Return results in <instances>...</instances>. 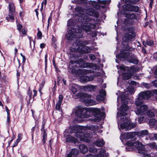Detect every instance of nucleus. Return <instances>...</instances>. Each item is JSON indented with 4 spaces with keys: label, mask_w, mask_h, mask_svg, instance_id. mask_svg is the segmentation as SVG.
Segmentation results:
<instances>
[{
    "label": "nucleus",
    "mask_w": 157,
    "mask_h": 157,
    "mask_svg": "<svg viewBox=\"0 0 157 157\" xmlns=\"http://www.w3.org/2000/svg\"><path fill=\"white\" fill-rule=\"evenodd\" d=\"M91 5L90 7L85 10L86 14H84V11L82 8L78 6L75 8V10L79 13L78 21L82 23L81 27H78L77 29L72 28L66 34V38L69 40H71L73 38H80L82 37L81 33L82 31V29L86 33L90 32L91 29H94L95 27V22L94 23V20L90 18L89 15L92 16L98 17L99 14L92 8V7H96L97 3L95 2L90 1L89 2Z\"/></svg>",
    "instance_id": "1"
},
{
    "label": "nucleus",
    "mask_w": 157,
    "mask_h": 157,
    "mask_svg": "<svg viewBox=\"0 0 157 157\" xmlns=\"http://www.w3.org/2000/svg\"><path fill=\"white\" fill-rule=\"evenodd\" d=\"M83 118H87L93 115L94 118L90 119L91 121L99 122L101 120V118L103 116L104 113L101 112L99 109L94 108H84Z\"/></svg>",
    "instance_id": "2"
},
{
    "label": "nucleus",
    "mask_w": 157,
    "mask_h": 157,
    "mask_svg": "<svg viewBox=\"0 0 157 157\" xmlns=\"http://www.w3.org/2000/svg\"><path fill=\"white\" fill-rule=\"evenodd\" d=\"M121 70V72L122 73V76L127 78H130L133 75V73L137 72L139 68L135 66H132L130 67H125L122 65L119 67Z\"/></svg>",
    "instance_id": "3"
},
{
    "label": "nucleus",
    "mask_w": 157,
    "mask_h": 157,
    "mask_svg": "<svg viewBox=\"0 0 157 157\" xmlns=\"http://www.w3.org/2000/svg\"><path fill=\"white\" fill-rule=\"evenodd\" d=\"M76 98L79 99L80 101L84 102L86 105L91 106L94 105L95 101L91 99V95L82 93H78L76 94Z\"/></svg>",
    "instance_id": "4"
},
{
    "label": "nucleus",
    "mask_w": 157,
    "mask_h": 157,
    "mask_svg": "<svg viewBox=\"0 0 157 157\" xmlns=\"http://www.w3.org/2000/svg\"><path fill=\"white\" fill-rule=\"evenodd\" d=\"M152 95V94L149 90L140 92L138 94V97L136 99L135 104L136 105L140 106L142 104L143 99L147 100L149 99Z\"/></svg>",
    "instance_id": "5"
},
{
    "label": "nucleus",
    "mask_w": 157,
    "mask_h": 157,
    "mask_svg": "<svg viewBox=\"0 0 157 157\" xmlns=\"http://www.w3.org/2000/svg\"><path fill=\"white\" fill-rule=\"evenodd\" d=\"M122 121L123 122L120 125V128L121 129H125V131H127L136 127L135 124L132 123L131 121L127 118H123Z\"/></svg>",
    "instance_id": "6"
},
{
    "label": "nucleus",
    "mask_w": 157,
    "mask_h": 157,
    "mask_svg": "<svg viewBox=\"0 0 157 157\" xmlns=\"http://www.w3.org/2000/svg\"><path fill=\"white\" fill-rule=\"evenodd\" d=\"M130 56L129 52L125 50L124 51H121V54H118L116 56V57L120 59L122 58H123L125 59H128L131 63L134 64H137L138 62V61L137 58L136 57L129 58Z\"/></svg>",
    "instance_id": "7"
},
{
    "label": "nucleus",
    "mask_w": 157,
    "mask_h": 157,
    "mask_svg": "<svg viewBox=\"0 0 157 157\" xmlns=\"http://www.w3.org/2000/svg\"><path fill=\"white\" fill-rule=\"evenodd\" d=\"M126 144L128 147H126V150L127 151H132L131 147L134 146L136 149L137 150L139 146H141V143L139 141H137L133 143L132 141H127L126 143Z\"/></svg>",
    "instance_id": "8"
},
{
    "label": "nucleus",
    "mask_w": 157,
    "mask_h": 157,
    "mask_svg": "<svg viewBox=\"0 0 157 157\" xmlns=\"http://www.w3.org/2000/svg\"><path fill=\"white\" fill-rule=\"evenodd\" d=\"M84 108L82 107H78L75 110V113L76 116L80 118H83L84 116Z\"/></svg>",
    "instance_id": "9"
},
{
    "label": "nucleus",
    "mask_w": 157,
    "mask_h": 157,
    "mask_svg": "<svg viewBox=\"0 0 157 157\" xmlns=\"http://www.w3.org/2000/svg\"><path fill=\"white\" fill-rule=\"evenodd\" d=\"M77 63L79 64L80 67L82 68L90 67L92 65L91 63H86L85 62L81 59H78Z\"/></svg>",
    "instance_id": "10"
},
{
    "label": "nucleus",
    "mask_w": 157,
    "mask_h": 157,
    "mask_svg": "<svg viewBox=\"0 0 157 157\" xmlns=\"http://www.w3.org/2000/svg\"><path fill=\"white\" fill-rule=\"evenodd\" d=\"M141 145V146H139L137 149L138 153L142 154L144 156H148V151L144 149L145 146L142 143Z\"/></svg>",
    "instance_id": "11"
},
{
    "label": "nucleus",
    "mask_w": 157,
    "mask_h": 157,
    "mask_svg": "<svg viewBox=\"0 0 157 157\" xmlns=\"http://www.w3.org/2000/svg\"><path fill=\"white\" fill-rule=\"evenodd\" d=\"M92 137V135L90 132H85L83 141L88 143H91L92 142L91 140Z\"/></svg>",
    "instance_id": "12"
},
{
    "label": "nucleus",
    "mask_w": 157,
    "mask_h": 157,
    "mask_svg": "<svg viewBox=\"0 0 157 157\" xmlns=\"http://www.w3.org/2000/svg\"><path fill=\"white\" fill-rule=\"evenodd\" d=\"M40 130L41 132V135H42V141L43 142V144L44 145L45 144L46 141L47 140V130L46 129H45V128H41Z\"/></svg>",
    "instance_id": "13"
},
{
    "label": "nucleus",
    "mask_w": 157,
    "mask_h": 157,
    "mask_svg": "<svg viewBox=\"0 0 157 157\" xmlns=\"http://www.w3.org/2000/svg\"><path fill=\"white\" fill-rule=\"evenodd\" d=\"M135 132H124L122 136L124 140L133 138L136 136Z\"/></svg>",
    "instance_id": "14"
},
{
    "label": "nucleus",
    "mask_w": 157,
    "mask_h": 157,
    "mask_svg": "<svg viewBox=\"0 0 157 157\" xmlns=\"http://www.w3.org/2000/svg\"><path fill=\"white\" fill-rule=\"evenodd\" d=\"M66 141L67 142H71L76 144L78 142V140L77 138L75 137L69 135L67 136Z\"/></svg>",
    "instance_id": "15"
},
{
    "label": "nucleus",
    "mask_w": 157,
    "mask_h": 157,
    "mask_svg": "<svg viewBox=\"0 0 157 157\" xmlns=\"http://www.w3.org/2000/svg\"><path fill=\"white\" fill-rule=\"evenodd\" d=\"M96 86H94L92 85H88L84 86L83 89L86 91L90 92H94L95 91Z\"/></svg>",
    "instance_id": "16"
},
{
    "label": "nucleus",
    "mask_w": 157,
    "mask_h": 157,
    "mask_svg": "<svg viewBox=\"0 0 157 157\" xmlns=\"http://www.w3.org/2000/svg\"><path fill=\"white\" fill-rule=\"evenodd\" d=\"M78 153V151L76 149H72L70 152L67 154V157H76Z\"/></svg>",
    "instance_id": "17"
},
{
    "label": "nucleus",
    "mask_w": 157,
    "mask_h": 157,
    "mask_svg": "<svg viewBox=\"0 0 157 157\" xmlns=\"http://www.w3.org/2000/svg\"><path fill=\"white\" fill-rule=\"evenodd\" d=\"M147 107H148L147 105H141L139 108L137 110L138 112V114L141 115L143 114L144 112L147 111Z\"/></svg>",
    "instance_id": "18"
},
{
    "label": "nucleus",
    "mask_w": 157,
    "mask_h": 157,
    "mask_svg": "<svg viewBox=\"0 0 157 157\" xmlns=\"http://www.w3.org/2000/svg\"><path fill=\"white\" fill-rule=\"evenodd\" d=\"M82 131V129L79 128L77 132H76L77 133L75 136L78 138H80L83 141L85 132H83Z\"/></svg>",
    "instance_id": "19"
},
{
    "label": "nucleus",
    "mask_w": 157,
    "mask_h": 157,
    "mask_svg": "<svg viewBox=\"0 0 157 157\" xmlns=\"http://www.w3.org/2000/svg\"><path fill=\"white\" fill-rule=\"evenodd\" d=\"M136 135L139 136L143 137L148 134V131L147 130L141 131L140 132H135Z\"/></svg>",
    "instance_id": "20"
},
{
    "label": "nucleus",
    "mask_w": 157,
    "mask_h": 157,
    "mask_svg": "<svg viewBox=\"0 0 157 157\" xmlns=\"http://www.w3.org/2000/svg\"><path fill=\"white\" fill-rule=\"evenodd\" d=\"M79 149L81 153L83 154L86 153L88 150L86 146L83 144L79 145Z\"/></svg>",
    "instance_id": "21"
},
{
    "label": "nucleus",
    "mask_w": 157,
    "mask_h": 157,
    "mask_svg": "<svg viewBox=\"0 0 157 157\" xmlns=\"http://www.w3.org/2000/svg\"><path fill=\"white\" fill-rule=\"evenodd\" d=\"M95 144L97 147H102L105 144L103 139H98L94 142Z\"/></svg>",
    "instance_id": "22"
},
{
    "label": "nucleus",
    "mask_w": 157,
    "mask_h": 157,
    "mask_svg": "<svg viewBox=\"0 0 157 157\" xmlns=\"http://www.w3.org/2000/svg\"><path fill=\"white\" fill-rule=\"evenodd\" d=\"M122 105L121 106V108H122V109L128 110V101L126 100L121 101Z\"/></svg>",
    "instance_id": "23"
},
{
    "label": "nucleus",
    "mask_w": 157,
    "mask_h": 157,
    "mask_svg": "<svg viewBox=\"0 0 157 157\" xmlns=\"http://www.w3.org/2000/svg\"><path fill=\"white\" fill-rule=\"evenodd\" d=\"M79 126H73L71 127L70 129V132L71 133H75V135L78 130L79 129Z\"/></svg>",
    "instance_id": "24"
},
{
    "label": "nucleus",
    "mask_w": 157,
    "mask_h": 157,
    "mask_svg": "<svg viewBox=\"0 0 157 157\" xmlns=\"http://www.w3.org/2000/svg\"><path fill=\"white\" fill-rule=\"evenodd\" d=\"M133 37L131 34L126 33L124 35V37L123 38V40L125 42L131 40Z\"/></svg>",
    "instance_id": "25"
},
{
    "label": "nucleus",
    "mask_w": 157,
    "mask_h": 157,
    "mask_svg": "<svg viewBox=\"0 0 157 157\" xmlns=\"http://www.w3.org/2000/svg\"><path fill=\"white\" fill-rule=\"evenodd\" d=\"M9 13L13 14V13H14L15 11V7L13 3H10L9 5Z\"/></svg>",
    "instance_id": "26"
},
{
    "label": "nucleus",
    "mask_w": 157,
    "mask_h": 157,
    "mask_svg": "<svg viewBox=\"0 0 157 157\" xmlns=\"http://www.w3.org/2000/svg\"><path fill=\"white\" fill-rule=\"evenodd\" d=\"M74 62L71 61L69 63V67L72 70V73H75L76 72V71L75 69V68H74V66H75V65H74Z\"/></svg>",
    "instance_id": "27"
},
{
    "label": "nucleus",
    "mask_w": 157,
    "mask_h": 157,
    "mask_svg": "<svg viewBox=\"0 0 157 157\" xmlns=\"http://www.w3.org/2000/svg\"><path fill=\"white\" fill-rule=\"evenodd\" d=\"M141 84L143 86L148 89H149L152 86V84L151 82L148 84L144 82H142Z\"/></svg>",
    "instance_id": "28"
},
{
    "label": "nucleus",
    "mask_w": 157,
    "mask_h": 157,
    "mask_svg": "<svg viewBox=\"0 0 157 157\" xmlns=\"http://www.w3.org/2000/svg\"><path fill=\"white\" fill-rule=\"evenodd\" d=\"M129 8L128 9V11H133L134 12H137L139 10V8L138 6H132L129 7Z\"/></svg>",
    "instance_id": "29"
},
{
    "label": "nucleus",
    "mask_w": 157,
    "mask_h": 157,
    "mask_svg": "<svg viewBox=\"0 0 157 157\" xmlns=\"http://www.w3.org/2000/svg\"><path fill=\"white\" fill-rule=\"evenodd\" d=\"M120 111L121 112L120 116H125L127 115V113L126 112L128 111V110L122 109V108H120Z\"/></svg>",
    "instance_id": "30"
},
{
    "label": "nucleus",
    "mask_w": 157,
    "mask_h": 157,
    "mask_svg": "<svg viewBox=\"0 0 157 157\" xmlns=\"http://www.w3.org/2000/svg\"><path fill=\"white\" fill-rule=\"evenodd\" d=\"M96 99L98 101H103L105 99L104 97L101 94H98L96 97Z\"/></svg>",
    "instance_id": "31"
},
{
    "label": "nucleus",
    "mask_w": 157,
    "mask_h": 157,
    "mask_svg": "<svg viewBox=\"0 0 157 157\" xmlns=\"http://www.w3.org/2000/svg\"><path fill=\"white\" fill-rule=\"evenodd\" d=\"M126 17L127 18L131 19H136V16L132 13L127 14L126 15Z\"/></svg>",
    "instance_id": "32"
},
{
    "label": "nucleus",
    "mask_w": 157,
    "mask_h": 157,
    "mask_svg": "<svg viewBox=\"0 0 157 157\" xmlns=\"http://www.w3.org/2000/svg\"><path fill=\"white\" fill-rule=\"evenodd\" d=\"M146 113L147 116L150 117H153L155 116L154 113L151 111V110H147L146 111Z\"/></svg>",
    "instance_id": "33"
},
{
    "label": "nucleus",
    "mask_w": 157,
    "mask_h": 157,
    "mask_svg": "<svg viewBox=\"0 0 157 157\" xmlns=\"http://www.w3.org/2000/svg\"><path fill=\"white\" fill-rule=\"evenodd\" d=\"M94 79H79L80 82L83 83H86L88 82H90L93 80Z\"/></svg>",
    "instance_id": "34"
},
{
    "label": "nucleus",
    "mask_w": 157,
    "mask_h": 157,
    "mask_svg": "<svg viewBox=\"0 0 157 157\" xmlns=\"http://www.w3.org/2000/svg\"><path fill=\"white\" fill-rule=\"evenodd\" d=\"M128 90L131 94H132L135 92L134 89L132 87H129L127 88Z\"/></svg>",
    "instance_id": "35"
},
{
    "label": "nucleus",
    "mask_w": 157,
    "mask_h": 157,
    "mask_svg": "<svg viewBox=\"0 0 157 157\" xmlns=\"http://www.w3.org/2000/svg\"><path fill=\"white\" fill-rule=\"evenodd\" d=\"M46 121L47 119L46 118L44 117H43L42 121L41 128H45V125L46 124Z\"/></svg>",
    "instance_id": "36"
},
{
    "label": "nucleus",
    "mask_w": 157,
    "mask_h": 157,
    "mask_svg": "<svg viewBox=\"0 0 157 157\" xmlns=\"http://www.w3.org/2000/svg\"><path fill=\"white\" fill-rule=\"evenodd\" d=\"M13 14L14 13H13V14H9L8 15V17H6V20L8 21H9V18L10 19L12 20V21H13L14 19V17L13 16Z\"/></svg>",
    "instance_id": "37"
},
{
    "label": "nucleus",
    "mask_w": 157,
    "mask_h": 157,
    "mask_svg": "<svg viewBox=\"0 0 157 157\" xmlns=\"http://www.w3.org/2000/svg\"><path fill=\"white\" fill-rule=\"evenodd\" d=\"M29 43L30 44V46L31 48H32V45L33 46V48L34 47V42L32 39V38L30 37H29Z\"/></svg>",
    "instance_id": "38"
},
{
    "label": "nucleus",
    "mask_w": 157,
    "mask_h": 157,
    "mask_svg": "<svg viewBox=\"0 0 157 157\" xmlns=\"http://www.w3.org/2000/svg\"><path fill=\"white\" fill-rule=\"evenodd\" d=\"M156 120L154 118L151 119L149 121L150 124L152 125H154L156 123Z\"/></svg>",
    "instance_id": "39"
},
{
    "label": "nucleus",
    "mask_w": 157,
    "mask_h": 157,
    "mask_svg": "<svg viewBox=\"0 0 157 157\" xmlns=\"http://www.w3.org/2000/svg\"><path fill=\"white\" fill-rule=\"evenodd\" d=\"M89 151L90 152L93 153H95L97 151V149L94 148V147H90L89 149Z\"/></svg>",
    "instance_id": "40"
},
{
    "label": "nucleus",
    "mask_w": 157,
    "mask_h": 157,
    "mask_svg": "<svg viewBox=\"0 0 157 157\" xmlns=\"http://www.w3.org/2000/svg\"><path fill=\"white\" fill-rule=\"evenodd\" d=\"M62 103L57 101L56 106V109L58 110H59L61 108V105Z\"/></svg>",
    "instance_id": "41"
},
{
    "label": "nucleus",
    "mask_w": 157,
    "mask_h": 157,
    "mask_svg": "<svg viewBox=\"0 0 157 157\" xmlns=\"http://www.w3.org/2000/svg\"><path fill=\"white\" fill-rule=\"evenodd\" d=\"M99 94H100L102 96H103V97H105L106 95V92L105 90H101L99 91Z\"/></svg>",
    "instance_id": "42"
},
{
    "label": "nucleus",
    "mask_w": 157,
    "mask_h": 157,
    "mask_svg": "<svg viewBox=\"0 0 157 157\" xmlns=\"http://www.w3.org/2000/svg\"><path fill=\"white\" fill-rule=\"evenodd\" d=\"M35 126L33 127L31 129V135H32V139L33 141V135L34 134V132L35 130Z\"/></svg>",
    "instance_id": "43"
},
{
    "label": "nucleus",
    "mask_w": 157,
    "mask_h": 157,
    "mask_svg": "<svg viewBox=\"0 0 157 157\" xmlns=\"http://www.w3.org/2000/svg\"><path fill=\"white\" fill-rule=\"evenodd\" d=\"M63 97L62 94H59V99L57 102L62 103Z\"/></svg>",
    "instance_id": "44"
},
{
    "label": "nucleus",
    "mask_w": 157,
    "mask_h": 157,
    "mask_svg": "<svg viewBox=\"0 0 157 157\" xmlns=\"http://www.w3.org/2000/svg\"><path fill=\"white\" fill-rule=\"evenodd\" d=\"M94 157H104V155L101 152V151L98 154L94 155Z\"/></svg>",
    "instance_id": "45"
},
{
    "label": "nucleus",
    "mask_w": 157,
    "mask_h": 157,
    "mask_svg": "<svg viewBox=\"0 0 157 157\" xmlns=\"http://www.w3.org/2000/svg\"><path fill=\"white\" fill-rule=\"evenodd\" d=\"M128 81V83L131 86H136V82L134 81Z\"/></svg>",
    "instance_id": "46"
},
{
    "label": "nucleus",
    "mask_w": 157,
    "mask_h": 157,
    "mask_svg": "<svg viewBox=\"0 0 157 157\" xmlns=\"http://www.w3.org/2000/svg\"><path fill=\"white\" fill-rule=\"evenodd\" d=\"M129 99L128 97V96H127L124 95H122L121 96V101H124V100H126V99Z\"/></svg>",
    "instance_id": "47"
},
{
    "label": "nucleus",
    "mask_w": 157,
    "mask_h": 157,
    "mask_svg": "<svg viewBox=\"0 0 157 157\" xmlns=\"http://www.w3.org/2000/svg\"><path fill=\"white\" fill-rule=\"evenodd\" d=\"M151 83L152 84V86L157 87V79H155V80L152 81Z\"/></svg>",
    "instance_id": "48"
},
{
    "label": "nucleus",
    "mask_w": 157,
    "mask_h": 157,
    "mask_svg": "<svg viewBox=\"0 0 157 157\" xmlns=\"http://www.w3.org/2000/svg\"><path fill=\"white\" fill-rule=\"evenodd\" d=\"M71 90L73 94H75L77 91V89L74 86L72 87Z\"/></svg>",
    "instance_id": "49"
},
{
    "label": "nucleus",
    "mask_w": 157,
    "mask_h": 157,
    "mask_svg": "<svg viewBox=\"0 0 157 157\" xmlns=\"http://www.w3.org/2000/svg\"><path fill=\"white\" fill-rule=\"evenodd\" d=\"M19 140L18 139H17L16 141L14 142L13 145L12 146L13 148L14 147H15L17 146L18 144V143L20 142Z\"/></svg>",
    "instance_id": "50"
},
{
    "label": "nucleus",
    "mask_w": 157,
    "mask_h": 157,
    "mask_svg": "<svg viewBox=\"0 0 157 157\" xmlns=\"http://www.w3.org/2000/svg\"><path fill=\"white\" fill-rule=\"evenodd\" d=\"M38 33H37V36L39 38H41L42 36V34L40 31L39 30V28L38 29Z\"/></svg>",
    "instance_id": "51"
},
{
    "label": "nucleus",
    "mask_w": 157,
    "mask_h": 157,
    "mask_svg": "<svg viewBox=\"0 0 157 157\" xmlns=\"http://www.w3.org/2000/svg\"><path fill=\"white\" fill-rule=\"evenodd\" d=\"M27 94L28 95V97H32V91L30 90V87H29V90L27 92Z\"/></svg>",
    "instance_id": "52"
},
{
    "label": "nucleus",
    "mask_w": 157,
    "mask_h": 157,
    "mask_svg": "<svg viewBox=\"0 0 157 157\" xmlns=\"http://www.w3.org/2000/svg\"><path fill=\"white\" fill-rule=\"evenodd\" d=\"M53 143V139H51L49 141V145L51 149H52V144Z\"/></svg>",
    "instance_id": "53"
},
{
    "label": "nucleus",
    "mask_w": 157,
    "mask_h": 157,
    "mask_svg": "<svg viewBox=\"0 0 157 157\" xmlns=\"http://www.w3.org/2000/svg\"><path fill=\"white\" fill-rule=\"evenodd\" d=\"M58 79V84H59V82L61 81V82H62V81H63V84L66 85V80H65V79ZM59 85V84H58Z\"/></svg>",
    "instance_id": "54"
},
{
    "label": "nucleus",
    "mask_w": 157,
    "mask_h": 157,
    "mask_svg": "<svg viewBox=\"0 0 157 157\" xmlns=\"http://www.w3.org/2000/svg\"><path fill=\"white\" fill-rule=\"evenodd\" d=\"M76 1L77 2L79 3L82 4V3H85L87 2L86 0H76Z\"/></svg>",
    "instance_id": "55"
},
{
    "label": "nucleus",
    "mask_w": 157,
    "mask_h": 157,
    "mask_svg": "<svg viewBox=\"0 0 157 157\" xmlns=\"http://www.w3.org/2000/svg\"><path fill=\"white\" fill-rule=\"evenodd\" d=\"M153 42L152 40L147 41V45L151 46L153 45Z\"/></svg>",
    "instance_id": "56"
},
{
    "label": "nucleus",
    "mask_w": 157,
    "mask_h": 157,
    "mask_svg": "<svg viewBox=\"0 0 157 157\" xmlns=\"http://www.w3.org/2000/svg\"><path fill=\"white\" fill-rule=\"evenodd\" d=\"M45 80H43L40 84V88H43L45 84Z\"/></svg>",
    "instance_id": "57"
},
{
    "label": "nucleus",
    "mask_w": 157,
    "mask_h": 157,
    "mask_svg": "<svg viewBox=\"0 0 157 157\" xmlns=\"http://www.w3.org/2000/svg\"><path fill=\"white\" fill-rule=\"evenodd\" d=\"M23 134L22 133H20L18 135V139L20 141L22 138Z\"/></svg>",
    "instance_id": "58"
},
{
    "label": "nucleus",
    "mask_w": 157,
    "mask_h": 157,
    "mask_svg": "<svg viewBox=\"0 0 157 157\" xmlns=\"http://www.w3.org/2000/svg\"><path fill=\"white\" fill-rule=\"evenodd\" d=\"M27 101V105L28 107V106H30L31 107L32 106V104L33 102V101Z\"/></svg>",
    "instance_id": "59"
},
{
    "label": "nucleus",
    "mask_w": 157,
    "mask_h": 157,
    "mask_svg": "<svg viewBox=\"0 0 157 157\" xmlns=\"http://www.w3.org/2000/svg\"><path fill=\"white\" fill-rule=\"evenodd\" d=\"M98 2L101 4H105L107 3V1H101L98 0Z\"/></svg>",
    "instance_id": "60"
},
{
    "label": "nucleus",
    "mask_w": 157,
    "mask_h": 157,
    "mask_svg": "<svg viewBox=\"0 0 157 157\" xmlns=\"http://www.w3.org/2000/svg\"><path fill=\"white\" fill-rule=\"evenodd\" d=\"M22 26L21 24H18L17 25V29L19 32L21 31V29L22 28Z\"/></svg>",
    "instance_id": "61"
},
{
    "label": "nucleus",
    "mask_w": 157,
    "mask_h": 157,
    "mask_svg": "<svg viewBox=\"0 0 157 157\" xmlns=\"http://www.w3.org/2000/svg\"><path fill=\"white\" fill-rule=\"evenodd\" d=\"M89 57L92 60H94L95 58V56L92 54L90 55H89Z\"/></svg>",
    "instance_id": "62"
},
{
    "label": "nucleus",
    "mask_w": 157,
    "mask_h": 157,
    "mask_svg": "<svg viewBox=\"0 0 157 157\" xmlns=\"http://www.w3.org/2000/svg\"><path fill=\"white\" fill-rule=\"evenodd\" d=\"M33 92L34 93V94L33 96V99H34V97L36 96L37 91L35 90H33Z\"/></svg>",
    "instance_id": "63"
},
{
    "label": "nucleus",
    "mask_w": 157,
    "mask_h": 157,
    "mask_svg": "<svg viewBox=\"0 0 157 157\" xmlns=\"http://www.w3.org/2000/svg\"><path fill=\"white\" fill-rule=\"evenodd\" d=\"M32 97H29L28 96H26V98H25V100L26 101H31L32 100Z\"/></svg>",
    "instance_id": "64"
}]
</instances>
